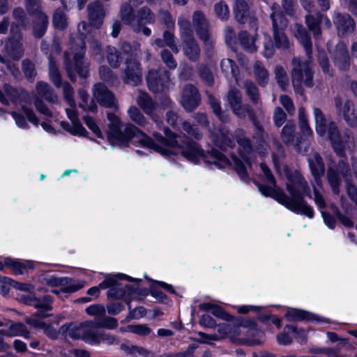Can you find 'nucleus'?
<instances>
[{"label":"nucleus","instance_id":"36","mask_svg":"<svg viewBox=\"0 0 357 357\" xmlns=\"http://www.w3.org/2000/svg\"><path fill=\"white\" fill-rule=\"evenodd\" d=\"M36 18V21L33 23V33L35 37L42 38L45 33L49 24L48 17L43 13H40Z\"/></svg>","mask_w":357,"mask_h":357},{"label":"nucleus","instance_id":"6","mask_svg":"<svg viewBox=\"0 0 357 357\" xmlns=\"http://www.w3.org/2000/svg\"><path fill=\"white\" fill-rule=\"evenodd\" d=\"M313 115L317 133L321 137H327L336 154L342 155L345 144L341 139V135L335 123L331 116L325 115L318 107L313 108Z\"/></svg>","mask_w":357,"mask_h":357},{"label":"nucleus","instance_id":"48","mask_svg":"<svg viewBox=\"0 0 357 357\" xmlns=\"http://www.w3.org/2000/svg\"><path fill=\"white\" fill-rule=\"evenodd\" d=\"M49 76L55 86L59 88L62 86L60 72L53 61L52 56H49Z\"/></svg>","mask_w":357,"mask_h":357},{"label":"nucleus","instance_id":"60","mask_svg":"<svg viewBox=\"0 0 357 357\" xmlns=\"http://www.w3.org/2000/svg\"><path fill=\"white\" fill-rule=\"evenodd\" d=\"M127 331L141 336H146L151 332V329L145 324L129 325Z\"/></svg>","mask_w":357,"mask_h":357},{"label":"nucleus","instance_id":"34","mask_svg":"<svg viewBox=\"0 0 357 357\" xmlns=\"http://www.w3.org/2000/svg\"><path fill=\"white\" fill-rule=\"evenodd\" d=\"M217 332L222 340L229 337L232 341L241 334L240 326L234 324L223 323L218 326Z\"/></svg>","mask_w":357,"mask_h":357},{"label":"nucleus","instance_id":"63","mask_svg":"<svg viewBox=\"0 0 357 357\" xmlns=\"http://www.w3.org/2000/svg\"><path fill=\"white\" fill-rule=\"evenodd\" d=\"M160 21L165 25L167 29L174 30L175 27L174 21L170 13L165 10H161L159 13Z\"/></svg>","mask_w":357,"mask_h":357},{"label":"nucleus","instance_id":"14","mask_svg":"<svg viewBox=\"0 0 357 357\" xmlns=\"http://www.w3.org/2000/svg\"><path fill=\"white\" fill-rule=\"evenodd\" d=\"M351 176V172L348 165L343 160H340L338 162L337 169L332 166H329L327 172V179L335 194L340 192V185L342 181V177L346 182L349 183Z\"/></svg>","mask_w":357,"mask_h":357},{"label":"nucleus","instance_id":"19","mask_svg":"<svg viewBox=\"0 0 357 357\" xmlns=\"http://www.w3.org/2000/svg\"><path fill=\"white\" fill-rule=\"evenodd\" d=\"M201 98L197 89L192 84H186L183 89L181 104L188 112H192L200 104Z\"/></svg>","mask_w":357,"mask_h":357},{"label":"nucleus","instance_id":"50","mask_svg":"<svg viewBox=\"0 0 357 357\" xmlns=\"http://www.w3.org/2000/svg\"><path fill=\"white\" fill-rule=\"evenodd\" d=\"M130 119L139 126H144L146 123L144 116L135 106H131L127 111Z\"/></svg>","mask_w":357,"mask_h":357},{"label":"nucleus","instance_id":"10","mask_svg":"<svg viewBox=\"0 0 357 357\" xmlns=\"http://www.w3.org/2000/svg\"><path fill=\"white\" fill-rule=\"evenodd\" d=\"M291 63L293 66L291 80L295 90L300 91L302 84L307 87H312L314 73L310 61L294 57Z\"/></svg>","mask_w":357,"mask_h":357},{"label":"nucleus","instance_id":"55","mask_svg":"<svg viewBox=\"0 0 357 357\" xmlns=\"http://www.w3.org/2000/svg\"><path fill=\"white\" fill-rule=\"evenodd\" d=\"M220 67L225 74H231L236 79L238 75V68L234 62L230 59H224L220 62Z\"/></svg>","mask_w":357,"mask_h":357},{"label":"nucleus","instance_id":"40","mask_svg":"<svg viewBox=\"0 0 357 357\" xmlns=\"http://www.w3.org/2000/svg\"><path fill=\"white\" fill-rule=\"evenodd\" d=\"M257 34L250 36L246 31H241L238 34V39L243 48L250 52H253L257 50L255 45Z\"/></svg>","mask_w":357,"mask_h":357},{"label":"nucleus","instance_id":"44","mask_svg":"<svg viewBox=\"0 0 357 357\" xmlns=\"http://www.w3.org/2000/svg\"><path fill=\"white\" fill-rule=\"evenodd\" d=\"M6 330L8 337L22 336L26 339L30 337L29 332L25 325L22 323L13 324Z\"/></svg>","mask_w":357,"mask_h":357},{"label":"nucleus","instance_id":"8","mask_svg":"<svg viewBox=\"0 0 357 357\" xmlns=\"http://www.w3.org/2000/svg\"><path fill=\"white\" fill-rule=\"evenodd\" d=\"M127 280L128 281H140L132 278L128 275L117 273L115 275H108L105 279L100 283V287L102 289H107V295L109 298L115 299L123 298L126 295H131L135 291V289L132 287L131 285L126 284L123 286L121 282V280Z\"/></svg>","mask_w":357,"mask_h":357},{"label":"nucleus","instance_id":"11","mask_svg":"<svg viewBox=\"0 0 357 357\" xmlns=\"http://www.w3.org/2000/svg\"><path fill=\"white\" fill-rule=\"evenodd\" d=\"M233 112L239 118L243 119L248 116L250 120L253 123L255 126V134L253 138L258 143L257 149L261 148L264 151H267L266 139L267 135L257 121L253 109L249 105H243L242 102L238 104L231 108Z\"/></svg>","mask_w":357,"mask_h":357},{"label":"nucleus","instance_id":"5","mask_svg":"<svg viewBox=\"0 0 357 357\" xmlns=\"http://www.w3.org/2000/svg\"><path fill=\"white\" fill-rule=\"evenodd\" d=\"M270 17L272 20L274 44L270 36H264L263 55L266 58H270L274 54L275 47L287 50L290 47L289 40L283 31L287 26L288 21L280 10V7L278 3L272 5Z\"/></svg>","mask_w":357,"mask_h":357},{"label":"nucleus","instance_id":"58","mask_svg":"<svg viewBox=\"0 0 357 357\" xmlns=\"http://www.w3.org/2000/svg\"><path fill=\"white\" fill-rule=\"evenodd\" d=\"M160 56L162 62L170 70H174L176 68V61L170 51L168 50H162L160 53Z\"/></svg>","mask_w":357,"mask_h":357},{"label":"nucleus","instance_id":"52","mask_svg":"<svg viewBox=\"0 0 357 357\" xmlns=\"http://www.w3.org/2000/svg\"><path fill=\"white\" fill-rule=\"evenodd\" d=\"M214 13L218 18L226 21L229 17V8L224 1H220L214 5Z\"/></svg>","mask_w":357,"mask_h":357},{"label":"nucleus","instance_id":"25","mask_svg":"<svg viewBox=\"0 0 357 357\" xmlns=\"http://www.w3.org/2000/svg\"><path fill=\"white\" fill-rule=\"evenodd\" d=\"M88 19L91 26L99 29L103 24L105 13L99 1L90 3L87 6Z\"/></svg>","mask_w":357,"mask_h":357},{"label":"nucleus","instance_id":"29","mask_svg":"<svg viewBox=\"0 0 357 357\" xmlns=\"http://www.w3.org/2000/svg\"><path fill=\"white\" fill-rule=\"evenodd\" d=\"M211 137L215 145L220 149L225 150L234 146L232 135L224 127L220 128L218 132L213 133Z\"/></svg>","mask_w":357,"mask_h":357},{"label":"nucleus","instance_id":"45","mask_svg":"<svg viewBox=\"0 0 357 357\" xmlns=\"http://www.w3.org/2000/svg\"><path fill=\"white\" fill-rule=\"evenodd\" d=\"M249 6L243 0H236L234 8L235 18L240 23H244L248 16Z\"/></svg>","mask_w":357,"mask_h":357},{"label":"nucleus","instance_id":"4","mask_svg":"<svg viewBox=\"0 0 357 357\" xmlns=\"http://www.w3.org/2000/svg\"><path fill=\"white\" fill-rule=\"evenodd\" d=\"M91 25L85 21L80 22L77 25V32L80 38L76 41H70V50L65 52V68L68 77L73 82L75 80V73L79 76L86 77L88 74V66L82 61L85 53L84 38L90 31Z\"/></svg>","mask_w":357,"mask_h":357},{"label":"nucleus","instance_id":"59","mask_svg":"<svg viewBox=\"0 0 357 357\" xmlns=\"http://www.w3.org/2000/svg\"><path fill=\"white\" fill-rule=\"evenodd\" d=\"M94 321L98 328L114 329L118 326L116 319L110 317H104L102 319H96Z\"/></svg>","mask_w":357,"mask_h":357},{"label":"nucleus","instance_id":"53","mask_svg":"<svg viewBox=\"0 0 357 357\" xmlns=\"http://www.w3.org/2000/svg\"><path fill=\"white\" fill-rule=\"evenodd\" d=\"M4 264L5 266L10 268L12 271L17 275H22L24 270L26 268V266L25 264L10 257L5 258Z\"/></svg>","mask_w":357,"mask_h":357},{"label":"nucleus","instance_id":"15","mask_svg":"<svg viewBox=\"0 0 357 357\" xmlns=\"http://www.w3.org/2000/svg\"><path fill=\"white\" fill-rule=\"evenodd\" d=\"M12 36L5 42L2 52L14 60L19 59L24 54L21 43L22 35L17 31V27L13 24L10 28Z\"/></svg>","mask_w":357,"mask_h":357},{"label":"nucleus","instance_id":"26","mask_svg":"<svg viewBox=\"0 0 357 357\" xmlns=\"http://www.w3.org/2000/svg\"><path fill=\"white\" fill-rule=\"evenodd\" d=\"M335 102L336 108L342 113L344 119L347 124L350 126H356L357 125V109L355 108L353 102L351 100L345 101L342 107L340 98H336Z\"/></svg>","mask_w":357,"mask_h":357},{"label":"nucleus","instance_id":"43","mask_svg":"<svg viewBox=\"0 0 357 357\" xmlns=\"http://www.w3.org/2000/svg\"><path fill=\"white\" fill-rule=\"evenodd\" d=\"M155 20L154 14L147 7H143L137 12V22L139 24L140 29L142 26L146 24H153Z\"/></svg>","mask_w":357,"mask_h":357},{"label":"nucleus","instance_id":"22","mask_svg":"<svg viewBox=\"0 0 357 357\" xmlns=\"http://www.w3.org/2000/svg\"><path fill=\"white\" fill-rule=\"evenodd\" d=\"M93 96L101 105L117 109V102L113 93L104 84L98 83L94 86Z\"/></svg>","mask_w":357,"mask_h":357},{"label":"nucleus","instance_id":"51","mask_svg":"<svg viewBox=\"0 0 357 357\" xmlns=\"http://www.w3.org/2000/svg\"><path fill=\"white\" fill-rule=\"evenodd\" d=\"M61 126L65 130L73 135L84 136L86 133V129L81 123H72L70 125L68 122L62 121Z\"/></svg>","mask_w":357,"mask_h":357},{"label":"nucleus","instance_id":"27","mask_svg":"<svg viewBox=\"0 0 357 357\" xmlns=\"http://www.w3.org/2000/svg\"><path fill=\"white\" fill-rule=\"evenodd\" d=\"M181 46L183 54L191 61H197L201 54V49L195 37L182 39Z\"/></svg>","mask_w":357,"mask_h":357},{"label":"nucleus","instance_id":"7","mask_svg":"<svg viewBox=\"0 0 357 357\" xmlns=\"http://www.w3.org/2000/svg\"><path fill=\"white\" fill-rule=\"evenodd\" d=\"M0 102L5 105H8L10 103L24 102V105H22V109L27 119L33 125H38V118L33 111L26 106V105H31V100L27 91L22 89L14 88L8 84H4L2 88H0Z\"/></svg>","mask_w":357,"mask_h":357},{"label":"nucleus","instance_id":"49","mask_svg":"<svg viewBox=\"0 0 357 357\" xmlns=\"http://www.w3.org/2000/svg\"><path fill=\"white\" fill-rule=\"evenodd\" d=\"M207 97L209 104L214 112V114L219 118V119L225 123L229 119L227 114H225L221 110V106L220 102L215 98V97L207 92Z\"/></svg>","mask_w":357,"mask_h":357},{"label":"nucleus","instance_id":"46","mask_svg":"<svg viewBox=\"0 0 357 357\" xmlns=\"http://www.w3.org/2000/svg\"><path fill=\"white\" fill-rule=\"evenodd\" d=\"M79 96L81 99L79 102V107L84 111L95 112L97 109L96 102L91 99L86 91L84 89H80L78 91Z\"/></svg>","mask_w":357,"mask_h":357},{"label":"nucleus","instance_id":"37","mask_svg":"<svg viewBox=\"0 0 357 357\" xmlns=\"http://www.w3.org/2000/svg\"><path fill=\"white\" fill-rule=\"evenodd\" d=\"M253 73L259 85L265 86L268 84L269 78L268 72L260 61H256L254 63Z\"/></svg>","mask_w":357,"mask_h":357},{"label":"nucleus","instance_id":"42","mask_svg":"<svg viewBox=\"0 0 357 357\" xmlns=\"http://www.w3.org/2000/svg\"><path fill=\"white\" fill-rule=\"evenodd\" d=\"M52 23L54 26L59 30L66 29L68 26L67 15L61 8H57L53 13Z\"/></svg>","mask_w":357,"mask_h":357},{"label":"nucleus","instance_id":"20","mask_svg":"<svg viewBox=\"0 0 357 357\" xmlns=\"http://www.w3.org/2000/svg\"><path fill=\"white\" fill-rule=\"evenodd\" d=\"M45 284L50 287H60L63 293H73L84 287L82 282H75L69 278H56L49 276L45 278Z\"/></svg>","mask_w":357,"mask_h":357},{"label":"nucleus","instance_id":"57","mask_svg":"<svg viewBox=\"0 0 357 357\" xmlns=\"http://www.w3.org/2000/svg\"><path fill=\"white\" fill-rule=\"evenodd\" d=\"M227 101L231 108L242 102L241 93L235 88H231L227 95Z\"/></svg>","mask_w":357,"mask_h":357},{"label":"nucleus","instance_id":"38","mask_svg":"<svg viewBox=\"0 0 357 357\" xmlns=\"http://www.w3.org/2000/svg\"><path fill=\"white\" fill-rule=\"evenodd\" d=\"M178 26L181 40L194 37L193 26L188 19L180 16L178 19Z\"/></svg>","mask_w":357,"mask_h":357},{"label":"nucleus","instance_id":"1","mask_svg":"<svg viewBox=\"0 0 357 357\" xmlns=\"http://www.w3.org/2000/svg\"><path fill=\"white\" fill-rule=\"evenodd\" d=\"M109 121L107 130V138L109 141H115L122 144H128L132 139L142 147L152 149L164 155H168L173 152L172 148H178L181 150V155L188 161L196 164L203 156V151L195 142L190 141L186 136L174 134L169 128H165L164 132L165 137L158 132L153 133V139L141 131L130 123H126L123 130L121 129L120 119L113 113H107Z\"/></svg>","mask_w":357,"mask_h":357},{"label":"nucleus","instance_id":"39","mask_svg":"<svg viewBox=\"0 0 357 357\" xmlns=\"http://www.w3.org/2000/svg\"><path fill=\"white\" fill-rule=\"evenodd\" d=\"M243 88L245 89V93L248 96L252 103L255 105H261L258 88L250 80H245L243 83Z\"/></svg>","mask_w":357,"mask_h":357},{"label":"nucleus","instance_id":"31","mask_svg":"<svg viewBox=\"0 0 357 357\" xmlns=\"http://www.w3.org/2000/svg\"><path fill=\"white\" fill-rule=\"evenodd\" d=\"M295 37L304 47L308 59L311 58L312 41L310 35L301 24H296L293 28Z\"/></svg>","mask_w":357,"mask_h":357},{"label":"nucleus","instance_id":"61","mask_svg":"<svg viewBox=\"0 0 357 357\" xmlns=\"http://www.w3.org/2000/svg\"><path fill=\"white\" fill-rule=\"evenodd\" d=\"M211 155L213 158V160L211 161V163H213L218 168H225L229 165V160L222 153L213 151Z\"/></svg>","mask_w":357,"mask_h":357},{"label":"nucleus","instance_id":"13","mask_svg":"<svg viewBox=\"0 0 357 357\" xmlns=\"http://www.w3.org/2000/svg\"><path fill=\"white\" fill-rule=\"evenodd\" d=\"M192 26L201 40L203 41L206 51L208 54L212 50L213 40L208 32V22L200 10H195L192 15Z\"/></svg>","mask_w":357,"mask_h":357},{"label":"nucleus","instance_id":"2","mask_svg":"<svg viewBox=\"0 0 357 357\" xmlns=\"http://www.w3.org/2000/svg\"><path fill=\"white\" fill-rule=\"evenodd\" d=\"M109 121L107 130V138L109 141H115L122 144H128L132 139L142 147L152 149L164 155H168L173 152L172 148H178L181 150V155L188 161L196 164L203 156V151L195 142L190 141L186 136L174 134L169 128H165L164 132L165 137L158 132L153 133V139L141 131L130 123H126L123 130L121 129L120 119L113 113H107Z\"/></svg>","mask_w":357,"mask_h":357},{"label":"nucleus","instance_id":"64","mask_svg":"<svg viewBox=\"0 0 357 357\" xmlns=\"http://www.w3.org/2000/svg\"><path fill=\"white\" fill-rule=\"evenodd\" d=\"M63 97L67 103L70 107H73L75 102L73 98L74 90L73 87L67 82H65L63 84Z\"/></svg>","mask_w":357,"mask_h":357},{"label":"nucleus","instance_id":"18","mask_svg":"<svg viewBox=\"0 0 357 357\" xmlns=\"http://www.w3.org/2000/svg\"><path fill=\"white\" fill-rule=\"evenodd\" d=\"M126 68L122 79L123 82L132 86H137L142 82V69L139 62L130 56L126 60Z\"/></svg>","mask_w":357,"mask_h":357},{"label":"nucleus","instance_id":"47","mask_svg":"<svg viewBox=\"0 0 357 357\" xmlns=\"http://www.w3.org/2000/svg\"><path fill=\"white\" fill-rule=\"evenodd\" d=\"M294 132H295V125L293 123L288 122L283 127L281 133V138L283 142L287 145H294L295 146L294 143Z\"/></svg>","mask_w":357,"mask_h":357},{"label":"nucleus","instance_id":"32","mask_svg":"<svg viewBox=\"0 0 357 357\" xmlns=\"http://www.w3.org/2000/svg\"><path fill=\"white\" fill-rule=\"evenodd\" d=\"M98 326L95 321L83 323V340L91 344H99L100 333H98Z\"/></svg>","mask_w":357,"mask_h":357},{"label":"nucleus","instance_id":"54","mask_svg":"<svg viewBox=\"0 0 357 357\" xmlns=\"http://www.w3.org/2000/svg\"><path fill=\"white\" fill-rule=\"evenodd\" d=\"M107 53L109 64L113 68H117L121 61V54L117 52L115 47L110 46L107 47Z\"/></svg>","mask_w":357,"mask_h":357},{"label":"nucleus","instance_id":"35","mask_svg":"<svg viewBox=\"0 0 357 357\" xmlns=\"http://www.w3.org/2000/svg\"><path fill=\"white\" fill-rule=\"evenodd\" d=\"M136 101L140 108L148 115H151L155 109V103L146 93L142 91H138Z\"/></svg>","mask_w":357,"mask_h":357},{"label":"nucleus","instance_id":"24","mask_svg":"<svg viewBox=\"0 0 357 357\" xmlns=\"http://www.w3.org/2000/svg\"><path fill=\"white\" fill-rule=\"evenodd\" d=\"M334 64L341 70H347L350 66V56L346 44L339 42L332 56Z\"/></svg>","mask_w":357,"mask_h":357},{"label":"nucleus","instance_id":"23","mask_svg":"<svg viewBox=\"0 0 357 357\" xmlns=\"http://www.w3.org/2000/svg\"><path fill=\"white\" fill-rule=\"evenodd\" d=\"M333 23L336 26L338 36L342 37L352 33L356 26L353 18L347 13H335Z\"/></svg>","mask_w":357,"mask_h":357},{"label":"nucleus","instance_id":"9","mask_svg":"<svg viewBox=\"0 0 357 357\" xmlns=\"http://www.w3.org/2000/svg\"><path fill=\"white\" fill-rule=\"evenodd\" d=\"M234 135L238 144V153L243 161L234 155L232 156V161L240 178L243 181H246L247 171L244 162L248 165L250 164V158L252 154V146L250 140L245 137L243 130H236Z\"/></svg>","mask_w":357,"mask_h":357},{"label":"nucleus","instance_id":"33","mask_svg":"<svg viewBox=\"0 0 357 357\" xmlns=\"http://www.w3.org/2000/svg\"><path fill=\"white\" fill-rule=\"evenodd\" d=\"M299 127L302 135L305 137L303 140H297L295 144V148L300 153H305L307 151L309 147V138L312 135V130L307 121L299 122Z\"/></svg>","mask_w":357,"mask_h":357},{"label":"nucleus","instance_id":"16","mask_svg":"<svg viewBox=\"0 0 357 357\" xmlns=\"http://www.w3.org/2000/svg\"><path fill=\"white\" fill-rule=\"evenodd\" d=\"M305 22L308 30L312 32L314 38H320L322 34L321 24L324 23L327 29H331L332 23L330 19L325 15L316 12L305 15Z\"/></svg>","mask_w":357,"mask_h":357},{"label":"nucleus","instance_id":"56","mask_svg":"<svg viewBox=\"0 0 357 357\" xmlns=\"http://www.w3.org/2000/svg\"><path fill=\"white\" fill-rule=\"evenodd\" d=\"M275 77L278 84L282 89H284L289 83V78L284 69L280 66H277L275 68Z\"/></svg>","mask_w":357,"mask_h":357},{"label":"nucleus","instance_id":"3","mask_svg":"<svg viewBox=\"0 0 357 357\" xmlns=\"http://www.w3.org/2000/svg\"><path fill=\"white\" fill-rule=\"evenodd\" d=\"M267 182L271 185L266 186L257 183L259 191L266 197H271L288 210L296 214H302L309 218L314 217L312 207L304 199L305 197L312 198L310 185L305 177L298 171H291L284 167V173L287 179L286 189L291 197L288 196L278 185L275 177L268 166L260 164Z\"/></svg>","mask_w":357,"mask_h":357},{"label":"nucleus","instance_id":"17","mask_svg":"<svg viewBox=\"0 0 357 357\" xmlns=\"http://www.w3.org/2000/svg\"><path fill=\"white\" fill-rule=\"evenodd\" d=\"M20 300L24 303L38 309L37 314L42 318L50 316L46 314V312L52 310V297L49 295L44 296L42 298H37L33 294L22 296Z\"/></svg>","mask_w":357,"mask_h":357},{"label":"nucleus","instance_id":"12","mask_svg":"<svg viewBox=\"0 0 357 357\" xmlns=\"http://www.w3.org/2000/svg\"><path fill=\"white\" fill-rule=\"evenodd\" d=\"M146 79L149 89L154 93L163 92L173 86L170 73L164 68L149 70Z\"/></svg>","mask_w":357,"mask_h":357},{"label":"nucleus","instance_id":"28","mask_svg":"<svg viewBox=\"0 0 357 357\" xmlns=\"http://www.w3.org/2000/svg\"><path fill=\"white\" fill-rule=\"evenodd\" d=\"M119 15L121 21L130 28L135 33H139V24L137 22V16L135 15L134 9L130 3H124L121 6Z\"/></svg>","mask_w":357,"mask_h":357},{"label":"nucleus","instance_id":"21","mask_svg":"<svg viewBox=\"0 0 357 357\" xmlns=\"http://www.w3.org/2000/svg\"><path fill=\"white\" fill-rule=\"evenodd\" d=\"M307 162L317 185L321 188V177L325 172V166L322 158L317 152L313 151L308 155Z\"/></svg>","mask_w":357,"mask_h":357},{"label":"nucleus","instance_id":"30","mask_svg":"<svg viewBox=\"0 0 357 357\" xmlns=\"http://www.w3.org/2000/svg\"><path fill=\"white\" fill-rule=\"evenodd\" d=\"M285 317L288 321H317L319 322H328L326 319L319 317L309 312L298 310V309H289L286 314Z\"/></svg>","mask_w":357,"mask_h":357},{"label":"nucleus","instance_id":"41","mask_svg":"<svg viewBox=\"0 0 357 357\" xmlns=\"http://www.w3.org/2000/svg\"><path fill=\"white\" fill-rule=\"evenodd\" d=\"M62 329L66 336L73 339L83 340V323L79 324L75 323L65 324L62 326Z\"/></svg>","mask_w":357,"mask_h":357},{"label":"nucleus","instance_id":"62","mask_svg":"<svg viewBox=\"0 0 357 357\" xmlns=\"http://www.w3.org/2000/svg\"><path fill=\"white\" fill-rule=\"evenodd\" d=\"M163 40L167 46H168L174 53L179 52L178 46L175 41L174 35L169 31H165L163 33Z\"/></svg>","mask_w":357,"mask_h":357}]
</instances>
